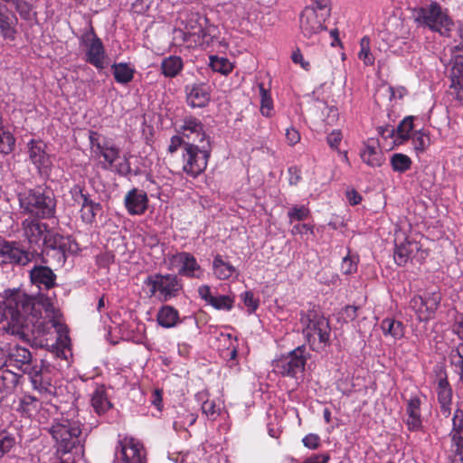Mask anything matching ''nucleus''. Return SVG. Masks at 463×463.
Segmentation results:
<instances>
[{"mask_svg": "<svg viewBox=\"0 0 463 463\" xmlns=\"http://www.w3.org/2000/svg\"><path fill=\"white\" fill-rule=\"evenodd\" d=\"M41 316L33 298L23 291L14 290L0 306V330L30 342Z\"/></svg>", "mask_w": 463, "mask_h": 463, "instance_id": "obj_1", "label": "nucleus"}, {"mask_svg": "<svg viewBox=\"0 0 463 463\" xmlns=\"http://www.w3.org/2000/svg\"><path fill=\"white\" fill-rule=\"evenodd\" d=\"M48 432L55 442L56 455L59 458L83 454L80 420H70L64 416L55 418L48 428Z\"/></svg>", "mask_w": 463, "mask_h": 463, "instance_id": "obj_2", "label": "nucleus"}, {"mask_svg": "<svg viewBox=\"0 0 463 463\" xmlns=\"http://www.w3.org/2000/svg\"><path fill=\"white\" fill-rule=\"evenodd\" d=\"M19 205L23 213L29 217L51 219L55 216L56 198L52 190L37 186L18 195Z\"/></svg>", "mask_w": 463, "mask_h": 463, "instance_id": "obj_3", "label": "nucleus"}, {"mask_svg": "<svg viewBox=\"0 0 463 463\" xmlns=\"http://www.w3.org/2000/svg\"><path fill=\"white\" fill-rule=\"evenodd\" d=\"M300 323L312 350L324 351L330 345L331 327L329 321L319 311L309 309L300 313Z\"/></svg>", "mask_w": 463, "mask_h": 463, "instance_id": "obj_4", "label": "nucleus"}, {"mask_svg": "<svg viewBox=\"0 0 463 463\" xmlns=\"http://www.w3.org/2000/svg\"><path fill=\"white\" fill-rule=\"evenodd\" d=\"M412 14L419 25L428 27L441 35H449L454 25L448 14L437 2L414 8Z\"/></svg>", "mask_w": 463, "mask_h": 463, "instance_id": "obj_5", "label": "nucleus"}, {"mask_svg": "<svg viewBox=\"0 0 463 463\" xmlns=\"http://www.w3.org/2000/svg\"><path fill=\"white\" fill-rule=\"evenodd\" d=\"M211 151L210 140L201 146L193 143L184 144L183 171L193 178L200 175L207 167Z\"/></svg>", "mask_w": 463, "mask_h": 463, "instance_id": "obj_6", "label": "nucleus"}, {"mask_svg": "<svg viewBox=\"0 0 463 463\" xmlns=\"http://www.w3.org/2000/svg\"><path fill=\"white\" fill-rule=\"evenodd\" d=\"M309 357V354L304 345L298 346L273 361L274 370L282 376L295 378L302 373Z\"/></svg>", "mask_w": 463, "mask_h": 463, "instance_id": "obj_7", "label": "nucleus"}, {"mask_svg": "<svg viewBox=\"0 0 463 463\" xmlns=\"http://www.w3.org/2000/svg\"><path fill=\"white\" fill-rule=\"evenodd\" d=\"M144 283L150 287L151 295L158 294V298L162 302H166L178 296L182 290V283L176 275L173 274H155L148 276Z\"/></svg>", "mask_w": 463, "mask_h": 463, "instance_id": "obj_8", "label": "nucleus"}, {"mask_svg": "<svg viewBox=\"0 0 463 463\" xmlns=\"http://www.w3.org/2000/svg\"><path fill=\"white\" fill-rule=\"evenodd\" d=\"M72 244L70 237H64L58 232L52 235L43 246L42 261L48 263L49 259H52L53 264L62 266L66 261L67 253L72 251Z\"/></svg>", "mask_w": 463, "mask_h": 463, "instance_id": "obj_9", "label": "nucleus"}, {"mask_svg": "<svg viewBox=\"0 0 463 463\" xmlns=\"http://www.w3.org/2000/svg\"><path fill=\"white\" fill-rule=\"evenodd\" d=\"M24 373L29 375L33 388L39 393L49 396L56 393V387L52 383L56 373L54 366L41 361L40 365H34L30 370L25 369Z\"/></svg>", "mask_w": 463, "mask_h": 463, "instance_id": "obj_10", "label": "nucleus"}, {"mask_svg": "<svg viewBox=\"0 0 463 463\" xmlns=\"http://www.w3.org/2000/svg\"><path fill=\"white\" fill-rule=\"evenodd\" d=\"M41 218L27 217L21 222L22 235L30 248L43 246L48 238L57 232L50 230L47 223L42 222Z\"/></svg>", "mask_w": 463, "mask_h": 463, "instance_id": "obj_11", "label": "nucleus"}, {"mask_svg": "<svg viewBox=\"0 0 463 463\" xmlns=\"http://www.w3.org/2000/svg\"><path fill=\"white\" fill-rule=\"evenodd\" d=\"M80 41L86 49L85 61L98 70H103L107 66L105 49L93 28L85 32Z\"/></svg>", "mask_w": 463, "mask_h": 463, "instance_id": "obj_12", "label": "nucleus"}, {"mask_svg": "<svg viewBox=\"0 0 463 463\" xmlns=\"http://www.w3.org/2000/svg\"><path fill=\"white\" fill-rule=\"evenodd\" d=\"M118 463H146L143 446L132 438H124L118 441L115 452Z\"/></svg>", "mask_w": 463, "mask_h": 463, "instance_id": "obj_13", "label": "nucleus"}, {"mask_svg": "<svg viewBox=\"0 0 463 463\" xmlns=\"http://www.w3.org/2000/svg\"><path fill=\"white\" fill-rule=\"evenodd\" d=\"M170 265L178 269V275L200 279L203 276V269L194 255L186 251L177 252L169 259Z\"/></svg>", "mask_w": 463, "mask_h": 463, "instance_id": "obj_14", "label": "nucleus"}, {"mask_svg": "<svg viewBox=\"0 0 463 463\" xmlns=\"http://www.w3.org/2000/svg\"><path fill=\"white\" fill-rule=\"evenodd\" d=\"M47 145L42 140H31L28 143V153L32 163L37 168L39 174L43 176L50 175L52 162L46 151Z\"/></svg>", "mask_w": 463, "mask_h": 463, "instance_id": "obj_15", "label": "nucleus"}, {"mask_svg": "<svg viewBox=\"0 0 463 463\" xmlns=\"http://www.w3.org/2000/svg\"><path fill=\"white\" fill-rule=\"evenodd\" d=\"M313 9L305 8L299 18V27L305 38L311 39L326 30L325 22Z\"/></svg>", "mask_w": 463, "mask_h": 463, "instance_id": "obj_16", "label": "nucleus"}, {"mask_svg": "<svg viewBox=\"0 0 463 463\" xmlns=\"http://www.w3.org/2000/svg\"><path fill=\"white\" fill-rule=\"evenodd\" d=\"M180 133L186 142L193 144H203L205 141L210 140L206 135L204 128L200 119L193 116H187L184 118L183 125L180 128Z\"/></svg>", "mask_w": 463, "mask_h": 463, "instance_id": "obj_17", "label": "nucleus"}, {"mask_svg": "<svg viewBox=\"0 0 463 463\" xmlns=\"http://www.w3.org/2000/svg\"><path fill=\"white\" fill-rule=\"evenodd\" d=\"M0 255L4 257V261L25 266L38 255L36 250L29 251L20 249L15 243L5 242L0 249Z\"/></svg>", "mask_w": 463, "mask_h": 463, "instance_id": "obj_18", "label": "nucleus"}, {"mask_svg": "<svg viewBox=\"0 0 463 463\" xmlns=\"http://www.w3.org/2000/svg\"><path fill=\"white\" fill-rule=\"evenodd\" d=\"M186 102L191 108H204L211 100V88L206 83H193L185 87Z\"/></svg>", "mask_w": 463, "mask_h": 463, "instance_id": "obj_19", "label": "nucleus"}, {"mask_svg": "<svg viewBox=\"0 0 463 463\" xmlns=\"http://www.w3.org/2000/svg\"><path fill=\"white\" fill-rule=\"evenodd\" d=\"M29 276L32 284L39 289L49 290L57 285L56 274L50 267L45 265H34L30 270Z\"/></svg>", "mask_w": 463, "mask_h": 463, "instance_id": "obj_20", "label": "nucleus"}, {"mask_svg": "<svg viewBox=\"0 0 463 463\" xmlns=\"http://www.w3.org/2000/svg\"><path fill=\"white\" fill-rule=\"evenodd\" d=\"M6 362L8 366H13L21 370L24 373L25 369L30 370L32 362V354L25 348L18 345L14 346H5Z\"/></svg>", "mask_w": 463, "mask_h": 463, "instance_id": "obj_21", "label": "nucleus"}, {"mask_svg": "<svg viewBox=\"0 0 463 463\" xmlns=\"http://www.w3.org/2000/svg\"><path fill=\"white\" fill-rule=\"evenodd\" d=\"M124 203L130 215H142L147 210L148 197L145 191L133 188L127 193Z\"/></svg>", "mask_w": 463, "mask_h": 463, "instance_id": "obj_22", "label": "nucleus"}, {"mask_svg": "<svg viewBox=\"0 0 463 463\" xmlns=\"http://www.w3.org/2000/svg\"><path fill=\"white\" fill-rule=\"evenodd\" d=\"M449 451L463 450V411L457 409L452 418V428L449 433Z\"/></svg>", "mask_w": 463, "mask_h": 463, "instance_id": "obj_23", "label": "nucleus"}, {"mask_svg": "<svg viewBox=\"0 0 463 463\" xmlns=\"http://www.w3.org/2000/svg\"><path fill=\"white\" fill-rule=\"evenodd\" d=\"M18 19L6 6H0V34L7 40H14Z\"/></svg>", "mask_w": 463, "mask_h": 463, "instance_id": "obj_24", "label": "nucleus"}, {"mask_svg": "<svg viewBox=\"0 0 463 463\" xmlns=\"http://www.w3.org/2000/svg\"><path fill=\"white\" fill-rule=\"evenodd\" d=\"M438 401L440 404V411L448 417L450 413V403L452 400V389L447 379V376L441 377L438 381L437 386Z\"/></svg>", "mask_w": 463, "mask_h": 463, "instance_id": "obj_25", "label": "nucleus"}, {"mask_svg": "<svg viewBox=\"0 0 463 463\" xmlns=\"http://www.w3.org/2000/svg\"><path fill=\"white\" fill-rule=\"evenodd\" d=\"M420 250L419 242L415 241H406L400 245H396L393 258L399 266L405 265L416 252Z\"/></svg>", "mask_w": 463, "mask_h": 463, "instance_id": "obj_26", "label": "nucleus"}, {"mask_svg": "<svg viewBox=\"0 0 463 463\" xmlns=\"http://www.w3.org/2000/svg\"><path fill=\"white\" fill-rule=\"evenodd\" d=\"M91 406L98 415H103L112 408L104 385L97 386L91 394Z\"/></svg>", "mask_w": 463, "mask_h": 463, "instance_id": "obj_27", "label": "nucleus"}, {"mask_svg": "<svg viewBox=\"0 0 463 463\" xmlns=\"http://www.w3.org/2000/svg\"><path fill=\"white\" fill-rule=\"evenodd\" d=\"M360 156L364 163L372 167L380 166L383 162V155L374 142H372V144L370 142L366 143L360 153Z\"/></svg>", "mask_w": 463, "mask_h": 463, "instance_id": "obj_28", "label": "nucleus"}, {"mask_svg": "<svg viewBox=\"0 0 463 463\" xmlns=\"http://www.w3.org/2000/svg\"><path fill=\"white\" fill-rule=\"evenodd\" d=\"M156 321L162 327H174L179 322V313L177 309L172 306H163L157 312Z\"/></svg>", "mask_w": 463, "mask_h": 463, "instance_id": "obj_29", "label": "nucleus"}, {"mask_svg": "<svg viewBox=\"0 0 463 463\" xmlns=\"http://www.w3.org/2000/svg\"><path fill=\"white\" fill-rule=\"evenodd\" d=\"M20 375L14 373L9 369H3L0 371V395L5 398L11 394L18 382Z\"/></svg>", "mask_w": 463, "mask_h": 463, "instance_id": "obj_30", "label": "nucleus"}, {"mask_svg": "<svg viewBox=\"0 0 463 463\" xmlns=\"http://www.w3.org/2000/svg\"><path fill=\"white\" fill-rule=\"evenodd\" d=\"M160 67L165 78H175L182 71L184 61L180 56L170 55L162 60Z\"/></svg>", "mask_w": 463, "mask_h": 463, "instance_id": "obj_31", "label": "nucleus"}, {"mask_svg": "<svg viewBox=\"0 0 463 463\" xmlns=\"http://www.w3.org/2000/svg\"><path fill=\"white\" fill-rule=\"evenodd\" d=\"M420 406V401L418 397L411 398L407 402V425L411 430H417L421 426Z\"/></svg>", "mask_w": 463, "mask_h": 463, "instance_id": "obj_32", "label": "nucleus"}, {"mask_svg": "<svg viewBox=\"0 0 463 463\" xmlns=\"http://www.w3.org/2000/svg\"><path fill=\"white\" fill-rule=\"evenodd\" d=\"M383 334L390 335L394 340L401 339L404 335V326L402 322L392 317H386L381 323Z\"/></svg>", "mask_w": 463, "mask_h": 463, "instance_id": "obj_33", "label": "nucleus"}, {"mask_svg": "<svg viewBox=\"0 0 463 463\" xmlns=\"http://www.w3.org/2000/svg\"><path fill=\"white\" fill-rule=\"evenodd\" d=\"M449 359L454 373L458 376V382L463 385V343L451 349Z\"/></svg>", "mask_w": 463, "mask_h": 463, "instance_id": "obj_34", "label": "nucleus"}, {"mask_svg": "<svg viewBox=\"0 0 463 463\" xmlns=\"http://www.w3.org/2000/svg\"><path fill=\"white\" fill-rule=\"evenodd\" d=\"M111 70L118 83L128 84L134 78L135 70L125 62L114 63Z\"/></svg>", "mask_w": 463, "mask_h": 463, "instance_id": "obj_35", "label": "nucleus"}, {"mask_svg": "<svg viewBox=\"0 0 463 463\" xmlns=\"http://www.w3.org/2000/svg\"><path fill=\"white\" fill-rule=\"evenodd\" d=\"M213 269L218 279H228L236 270L230 262L224 261L221 255H216L213 259Z\"/></svg>", "mask_w": 463, "mask_h": 463, "instance_id": "obj_36", "label": "nucleus"}, {"mask_svg": "<svg viewBox=\"0 0 463 463\" xmlns=\"http://www.w3.org/2000/svg\"><path fill=\"white\" fill-rule=\"evenodd\" d=\"M40 405L41 403L37 398L25 394L20 400L18 411L31 417L39 410Z\"/></svg>", "mask_w": 463, "mask_h": 463, "instance_id": "obj_37", "label": "nucleus"}, {"mask_svg": "<svg viewBox=\"0 0 463 463\" xmlns=\"http://www.w3.org/2000/svg\"><path fill=\"white\" fill-rule=\"evenodd\" d=\"M451 64V86H457L463 82V55H455Z\"/></svg>", "mask_w": 463, "mask_h": 463, "instance_id": "obj_38", "label": "nucleus"}, {"mask_svg": "<svg viewBox=\"0 0 463 463\" xmlns=\"http://www.w3.org/2000/svg\"><path fill=\"white\" fill-rule=\"evenodd\" d=\"M411 159L404 154L396 153L391 157V165L394 172L404 173L411 166Z\"/></svg>", "mask_w": 463, "mask_h": 463, "instance_id": "obj_39", "label": "nucleus"}, {"mask_svg": "<svg viewBox=\"0 0 463 463\" xmlns=\"http://www.w3.org/2000/svg\"><path fill=\"white\" fill-rule=\"evenodd\" d=\"M80 217L85 223L94 222L97 215L102 213V206L99 203L94 202L90 205L80 208Z\"/></svg>", "mask_w": 463, "mask_h": 463, "instance_id": "obj_40", "label": "nucleus"}, {"mask_svg": "<svg viewBox=\"0 0 463 463\" xmlns=\"http://www.w3.org/2000/svg\"><path fill=\"white\" fill-rule=\"evenodd\" d=\"M357 55L365 66H372L374 63V56L371 52L370 38L368 36H364L360 40V51Z\"/></svg>", "mask_w": 463, "mask_h": 463, "instance_id": "obj_41", "label": "nucleus"}, {"mask_svg": "<svg viewBox=\"0 0 463 463\" xmlns=\"http://www.w3.org/2000/svg\"><path fill=\"white\" fill-rule=\"evenodd\" d=\"M210 66L213 71L220 72L223 75L229 74L233 69L232 64L227 58L218 56L210 57Z\"/></svg>", "mask_w": 463, "mask_h": 463, "instance_id": "obj_42", "label": "nucleus"}, {"mask_svg": "<svg viewBox=\"0 0 463 463\" xmlns=\"http://www.w3.org/2000/svg\"><path fill=\"white\" fill-rule=\"evenodd\" d=\"M410 307L416 312L420 321H426L431 318L429 310H425V301L422 296H414L410 301Z\"/></svg>", "mask_w": 463, "mask_h": 463, "instance_id": "obj_43", "label": "nucleus"}, {"mask_svg": "<svg viewBox=\"0 0 463 463\" xmlns=\"http://www.w3.org/2000/svg\"><path fill=\"white\" fill-rule=\"evenodd\" d=\"M306 8L313 9L321 18L327 19L331 14L330 0H312Z\"/></svg>", "mask_w": 463, "mask_h": 463, "instance_id": "obj_44", "label": "nucleus"}, {"mask_svg": "<svg viewBox=\"0 0 463 463\" xmlns=\"http://www.w3.org/2000/svg\"><path fill=\"white\" fill-rule=\"evenodd\" d=\"M15 444V438L12 434L6 431L0 432V459L9 453Z\"/></svg>", "mask_w": 463, "mask_h": 463, "instance_id": "obj_45", "label": "nucleus"}, {"mask_svg": "<svg viewBox=\"0 0 463 463\" xmlns=\"http://www.w3.org/2000/svg\"><path fill=\"white\" fill-rule=\"evenodd\" d=\"M259 88L260 94V112L263 116L269 117L273 108L272 99L262 83L259 85Z\"/></svg>", "mask_w": 463, "mask_h": 463, "instance_id": "obj_46", "label": "nucleus"}, {"mask_svg": "<svg viewBox=\"0 0 463 463\" xmlns=\"http://www.w3.org/2000/svg\"><path fill=\"white\" fill-rule=\"evenodd\" d=\"M411 141L417 153H423L430 146V137L421 130L413 134Z\"/></svg>", "mask_w": 463, "mask_h": 463, "instance_id": "obj_47", "label": "nucleus"}, {"mask_svg": "<svg viewBox=\"0 0 463 463\" xmlns=\"http://www.w3.org/2000/svg\"><path fill=\"white\" fill-rule=\"evenodd\" d=\"M422 298H424L425 301V310H429V314H430L432 317L439 306L441 295L439 292H431L427 293Z\"/></svg>", "mask_w": 463, "mask_h": 463, "instance_id": "obj_48", "label": "nucleus"}, {"mask_svg": "<svg viewBox=\"0 0 463 463\" xmlns=\"http://www.w3.org/2000/svg\"><path fill=\"white\" fill-rule=\"evenodd\" d=\"M14 137L10 132L3 129L0 131V153L9 154L14 147Z\"/></svg>", "mask_w": 463, "mask_h": 463, "instance_id": "obj_49", "label": "nucleus"}, {"mask_svg": "<svg viewBox=\"0 0 463 463\" xmlns=\"http://www.w3.org/2000/svg\"><path fill=\"white\" fill-rule=\"evenodd\" d=\"M234 300L229 296L219 295L211 298L210 305L216 309L231 310L233 307Z\"/></svg>", "mask_w": 463, "mask_h": 463, "instance_id": "obj_50", "label": "nucleus"}, {"mask_svg": "<svg viewBox=\"0 0 463 463\" xmlns=\"http://www.w3.org/2000/svg\"><path fill=\"white\" fill-rule=\"evenodd\" d=\"M413 119L414 118L411 116L406 117L398 125L396 131L401 139L405 140L409 138V134L413 128Z\"/></svg>", "mask_w": 463, "mask_h": 463, "instance_id": "obj_51", "label": "nucleus"}, {"mask_svg": "<svg viewBox=\"0 0 463 463\" xmlns=\"http://www.w3.org/2000/svg\"><path fill=\"white\" fill-rule=\"evenodd\" d=\"M221 408L214 400L206 399L202 404V411L210 420H214L220 414Z\"/></svg>", "mask_w": 463, "mask_h": 463, "instance_id": "obj_52", "label": "nucleus"}, {"mask_svg": "<svg viewBox=\"0 0 463 463\" xmlns=\"http://www.w3.org/2000/svg\"><path fill=\"white\" fill-rule=\"evenodd\" d=\"M309 213L310 212L307 207L304 205H296L288 210V216L289 218L290 222H292L294 221H303L307 219Z\"/></svg>", "mask_w": 463, "mask_h": 463, "instance_id": "obj_53", "label": "nucleus"}, {"mask_svg": "<svg viewBox=\"0 0 463 463\" xmlns=\"http://www.w3.org/2000/svg\"><path fill=\"white\" fill-rule=\"evenodd\" d=\"M358 258L356 256L347 255L343 259L341 269L344 274H353L357 270Z\"/></svg>", "mask_w": 463, "mask_h": 463, "instance_id": "obj_54", "label": "nucleus"}, {"mask_svg": "<svg viewBox=\"0 0 463 463\" xmlns=\"http://www.w3.org/2000/svg\"><path fill=\"white\" fill-rule=\"evenodd\" d=\"M241 299L250 313H253L259 307V300L254 298L253 293L250 291H245L241 294Z\"/></svg>", "mask_w": 463, "mask_h": 463, "instance_id": "obj_55", "label": "nucleus"}, {"mask_svg": "<svg viewBox=\"0 0 463 463\" xmlns=\"http://www.w3.org/2000/svg\"><path fill=\"white\" fill-rule=\"evenodd\" d=\"M119 156V149L112 145H109L103 153L102 157L105 159L106 162L109 163V165H112L114 162L118 158Z\"/></svg>", "mask_w": 463, "mask_h": 463, "instance_id": "obj_56", "label": "nucleus"}, {"mask_svg": "<svg viewBox=\"0 0 463 463\" xmlns=\"http://www.w3.org/2000/svg\"><path fill=\"white\" fill-rule=\"evenodd\" d=\"M291 60L294 63L299 64L302 69L308 71L310 70V63L304 60L303 54L299 48L293 51L291 54Z\"/></svg>", "mask_w": 463, "mask_h": 463, "instance_id": "obj_57", "label": "nucleus"}, {"mask_svg": "<svg viewBox=\"0 0 463 463\" xmlns=\"http://www.w3.org/2000/svg\"><path fill=\"white\" fill-rule=\"evenodd\" d=\"M342 134L339 130H333L326 137V142L331 148L337 149L342 140Z\"/></svg>", "mask_w": 463, "mask_h": 463, "instance_id": "obj_58", "label": "nucleus"}, {"mask_svg": "<svg viewBox=\"0 0 463 463\" xmlns=\"http://www.w3.org/2000/svg\"><path fill=\"white\" fill-rule=\"evenodd\" d=\"M302 442L305 447L316 449L319 446L320 438L317 434L310 433L303 438Z\"/></svg>", "mask_w": 463, "mask_h": 463, "instance_id": "obj_59", "label": "nucleus"}, {"mask_svg": "<svg viewBox=\"0 0 463 463\" xmlns=\"http://www.w3.org/2000/svg\"><path fill=\"white\" fill-rule=\"evenodd\" d=\"M187 143L184 140L183 137L180 136H174L171 137L170 145L168 146V151L173 154L177 151L179 147L184 148V144Z\"/></svg>", "mask_w": 463, "mask_h": 463, "instance_id": "obj_60", "label": "nucleus"}, {"mask_svg": "<svg viewBox=\"0 0 463 463\" xmlns=\"http://www.w3.org/2000/svg\"><path fill=\"white\" fill-rule=\"evenodd\" d=\"M286 138L289 146H294L300 140V135L294 128H287Z\"/></svg>", "mask_w": 463, "mask_h": 463, "instance_id": "obj_61", "label": "nucleus"}, {"mask_svg": "<svg viewBox=\"0 0 463 463\" xmlns=\"http://www.w3.org/2000/svg\"><path fill=\"white\" fill-rule=\"evenodd\" d=\"M84 193L85 191L83 187L80 184L73 185L70 190V194H71L74 203H76L77 204H79L81 201Z\"/></svg>", "mask_w": 463, "mask_h": 463, "instance_id": "obj_62", "label": "nucleus"}, {"mask_svg": "<svg viewBox=\"0 0 463 463\" xmlns=\"http://www.w3.org/2000/svg\"><path fill=\"white\" fill-rule=\"evenodd\" d=\"M345 195L351 205H357L362 201V195L354 189L347 190Z\"/></svg>", "mask_w": 463, "mask_h": 463, "instance_id": "obj_63", "label": "nucleus"}, {"mask_svg": "<svg viewBox=\"0 0 463 463\" xmlns=\"http://www.w3.org/2000/svg\"><path fill=\"white\" fill-rule=\"evenodd\" d=\"M329 456L327 454H314L306 458L303 463H327Z\"/></svg>", "mask_w": 463, "mask_h": 463, "instance_id": "obj_64", "label": "nucleus"}]
</instances>
